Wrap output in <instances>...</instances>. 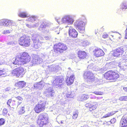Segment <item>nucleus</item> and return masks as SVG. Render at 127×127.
I'll use <instances>...</instances> for the list:
<instances>
[{"instance_id":"a19ab883","label":"nucleus","mask_w":127,"mask_h":127,"mask_svg":"<svg viewBox=\"0 0 127 127\" xmlns=\"http://www.w3.org/2000/svg\"><path fill=\"white\" fill-rule=\"evenodd\" d=\"M91 105V104L89 103H87L85 105V106L87 108H89L90 107V106Z\"/></svg>"},{"instance_id":"473e14b6","label":"nucleus","mask_w":127,"mask_h":127,"mask_svg":"<svg viewBox=\"0 0 127 127\" xmlns=\"http://www.w3.org/2000/svg\"><path fill=\"white\" fill-rule=\"evenodd\" d=\"M93 93L97 95H102L103 94V92H101L95 91Z\"/></svg>"},{"instance_id":"4c0bfd02","label":"nucleus","mask_w":127,"mask_h":127,"mask_svg":"<svg viewBox=\"0 0 127 127\" xmlns=\"http://www.w3.org/2000/svg\"><path fill=\"white\" fill-rule=\"evenodd\" d=\"M48 25L46 24H41L40 25V28L39 29H40V28H45L46 27H48Z\"/></svg>"},{"instance_id":"9d476101","label":"nucleus","mask_w":127,"mask_h":127,"mask_svg":"<svg viewBox=\"0 0 127 127\" xmlns=\"http://www.w3.org/2000/svg\"><path fill=\"white\" fill-rule=\"evenodd\" d=\"M93 55L96 57L98 58L103 56L105 53L103 50L98 47H95L93 51Z\"/></svg>"},{"instance_id":"c756f323","label":"nucleus","mask_w":127,"mask_h":127,"mask_svg":"<svg viewBox=\"0 0 127 127\" xmlns=\"http://www.w3.org/2000/svg\"><path fill=\"white\" fill-rule=\"evenodd\" d=\"M6 73V72L5 69L3 68L0 70V76L5 75Z\"/></svg>"},{"instance_id":"412c9836","label":"nucleus","mask_w":127,"mask_h":127,"mask_svg":"<svg viewBox=\"0 0 127 127\" xmlns=\"http://www.w3.org/2000/svg\"><path fill=\"white\" fill-rule=\"evenodd\" d=\"M118 112V111H113L111 112H108L107 114L105 115L104 116H103L101 118L103 119L107 117H108L112 116L114 115L116 112Z\"/></svg>"},{"instance_id":"2eb2a0df","label":"nucleus","mask_w":127,"mask_h":127,"mask_svg":"<svg viewBox=\"0 0 127 127\" xmlns=\"http://www.w3.org/2000/svg\"><path fill=\"white\" fill-rule=\"evenodd\" d=\"M77 55L78 57L80 60H83L86 59L87 56L86 53L85 51H82L80 50L78 51Z\"/></svg>"},{"instance_id":"bb28decb","label":"nucleus","mask_w":127,"mask_h":127,"mask_svg":"<svg viewBox=\"0 0 127 127\" xmlns=\"http://www.w3.org/2000/svg\"><path fill=\"white\" fill-rule=\"evenodd\" d=\"M37 19V18L36 17L34 16H32L28 19V20L29 21L33 22L35 21Z\"/></svg>"},{"instance_id":"6e6552de","label":"nucleus","mask_w":127,"mask_h":127,"mask_svg":"<svg viewBox=\"0 0 127 127\" xmlns=\"http://www.w3.org/2000/svg\"><path fill=\"white\" fill-rule=\"evenodd\" d=\"M127 49L125 47H120L113 50L112 55L114 57H118L122 55Z\"/></svg>"},{"instance_id":"f704fd0d","label":"nucleus","mask_w":127,"mask_h":127,"mask_svg":"<svg viewBox=\"0 0 127 127\" xmlns=\"http://www.w3.org/2000/svg\"><path fill=\"white\" fill-rule=\"evenodd\" d=\"M78 116V112H75L74 113L72 118L73 119H75Z\"/></svg>"},{"instance_id":"f8f14e48","label":"nucleus","mask_w":127,"mask_h":127,"mask_svg":"<svg viewBox=\"0 0 127 127\" xmlns=\"http://www.w3.org/2000/svg\"><path fill=\"white\" fill-rule=\"evenodd\" d=\"M68 34L69 36L71 38H75L78 35V32L72 27H70L68 30Z\"/></svg>"},{"instance_id":"a211bd4d","label":"nucleus","mask_w":127,"mask_h":127,"mask_svg":"<svg viewBox=\"0 0 127 127\" xmlns=\"http://www.w3.org/2000/svg\"><path fill=\"white\" fill-rule=\"evenodd\" d=\"M7 104L10 108H11V106L13 108H14L17 105L15 100H12L11 99H9L8 100Z\"/></svg>"},{"instance_id":"4be33fe9","label":"nucleus","mask_w":127,"mask_h":127,"mask_svg":"<svg viewBox=\"0 0 127 127\" xmlns=\"http://www.w3.org/2000/svg\"><path fill=\"white\" fill-rule=\"evenodd\" d=\"M16 105L18 106L22 103L23 99L21 96H19L16 97Z\"/></svg>"},{"instance_id":"423d86ee","label":"nucleus","mask_w":127,"mask_h":127,"mask_svg":"<svg viewBox=\"0 0 127 127\" xmlns=\"http://www.w3.org/2000/svg\"><path fill=\"white\" fill-rule=\"evenodd\" d=\"M46 103L45 102H40L36 104L34 108L35 112L39 113L44 111L46 107Z\"/></svg>"},{"instance_id":"cd10ccee","label":"nucleus","mask_w":127,"mask_h":127,"mask_svg":"<svg viewBox=\"0 0 127 127\" xmlns=\"http://www.w3.org/2000/svg\"><path fill=\"white\" fill-rule=\"evenodd\" d=\"M89 97L88 95H83L81 97V101H84L87 99Z\"/></svg>"},{"instance_id":"ea45409f","label":"nucleus","mask_w":127,"mask_h":127,"mask_svg":"<svg viewBox=\"0 0 127 127\" xmlns=\"http://www.w3.org/2000/svg\"><path fill=\"white\" fill-rule=\"evenodd\" d=\"M10 31L9 30H6L4 31L3 32V33L4 34H6L10 33Z\"/></svg>"},{"instance_id":"5701e85b","label":"nucleus","mask_w":127,"mask_h":127,"mask_svg":"<svg viewBox=\"0 0 127 127\" xmlns=\"http://www.w3.org/2000/svg\"><path fill=\"white\" fill-rule=\"evenodd\" d=\"M25 108L23 106L20 107L18 111V113L20 115L24 113L25 112Z\"/></svg>"},{"instance_id":"49530a36","label":"nucleus","mask_w":127,"mask_h":127,"mask_svg":"<svg viewBox=\"0 0 127 127\" xmlns=\"http://www.w3.org/2000/svg\"><path fill=\"white\" fill-rule=\"evenodd\" d=\"M30 127H33V126H31Z\"/></svg>"},{"instance_id":"b1692460","label":"nucleus","mask_w":127,"mask_h":127,"mask_svg":"<svg viewBox=\"0 0 127 127\" xmlns=\"http://www.w3.org/2000/svg\"><path fill=\"white\" fill-rule=\"evenodd\" d=\"M19 17L23 18H25L28 17L27 13L26 12H22L19 13L18 15Z\"/></svg>"},{"instance_id":"f3484780","label":"nucleus","mask_w":127,"mask_h":127,"mask_svg":"<svg viewBox=\"0 0 127 127\" xmlns=\"http://www.w3.org/2000/svg\"><path fill=\"white\" fill-rule=\"evenodd\" d=\"M12 63L13 64L15 65H23L19 55L17 56L15 58V60L13 61Z\"/></svg>"},{"instance_id":"39448f33","label":"nucleus","mask_w":127,"mask_h":127,"mask_svg":"<svg viewBox=\"0 0 127 127\" xmlns=\"http://www.w3.org/2000/svg\"><path fill=\"white\" fill-rule=\"evenodd\" d=\"M26 72V70L23 67L20 66L12 70V74L18 78H22Z\"/></svg>"},{"instance_id":"ddd939ff","label":"nucleus","mask_w":127,"mask_h":127,"mask_svg":"<svg viewBox=\"0 0 127 127\" xmlns=\"http://www.w3.org/2000/svg\"><path fill=\"white\" fill-rule=\"evenodd\" d=\"M84 78L85 79H87L89 80H92L95 78L93 73L90 71H86L83 74Z\"/></svg>"},{"instance_id":"e433bc0d","label":"nucleus","mask_w":127,"mask_h":127,"mask_svg":"<svg viewBox=\"0 0 127 127\" xmlns=\"http://www.w3.org/2000/svg\"><path fill=\"white\" fill-rule=\"evenodd\" d=\"M7 109H4L3 110L2 114L4 115H5L7 114Z\"/></svg>"},{"instance_id":"1a4fd4ad","label":"nucleus","mask_w":127,"mask_h":127,"mask_svg":"<svg viewBox=\"0 0 127 127\" xmlns=\"http://www.w3.org/2000/svg\"><path fill=\"white\" fill-rule=\"evenodd\" d=\"M19 56L23 65L28 63L30 60L31 57L27 53L23 52L20 54Z\"/></svg>"},{"instance_id":"7c9ffc66","label":"nucleus","mask_w":127,"mask_h":127,"mask_svg":"<svg viewBox=\"0 0 127 127\" xmlns=\"http://www.w3.org/2000/svg\"><path fill=\"white\" fill-rule=\"evenodd\" d=\"M121 101H127V96H121L120 98Z\"/></svg>"},{"instance_id":"0eeeda50","label":"nucleus","mask_w":127,"mask_h":127,"mask_svg":"<svg viewBox=\"0 0 127 127\" xmlns=\"http://www.w3.org/2000/svg\"><path fill=\"white\" fill-rule=\"evenodd\" d=\"M87 23L86 20L84 21L80 20H76L74 24V26L76 28H78L80 32L84 31L85 29V25Z\"/></svg>"},{"instance_id":"9b49d317","label":"nucleus","mask_w":127,"mask_h":127,"mask_svg":"<svg viewBox=\"0 0 127 127\" xmlns=\"http://www.w3.org/2000/svg\"><path fill=\"white\" fill-rule=\"evenodd\" d=\"M64 80V78L62 77L57 76L53 81L52 84L58 87H61L63 85Z\"/></svg>"},{"instance_id":"393cba45","label":"nucleus","mask_w":127,"mask_h":127,"mask_svg":"<svg viewBox=\"0 0 127 127\" xmlns=\"http://www.w3.org/2000/svg\"><path fill=\"white\" fill-rule=\"evenodd\" d=\"M11 23L10 20L7 19L3 20L2 23L3 25L5 26H7Z\"/></svg>"},{"instance_id":"f03ea898","label":"nucleus","mask_w":127,"mask_h":127,"mask_svg":"<svg viewBox=\"0 0 127 127\" xmlns=\"http://www.w3.org/2000/svg\"><path fill=\"white\" fill-rule=\"evenodd\" d=\"M49 121V117L47 114L45 113H42L38 116L36 122L37 125L41 127L48 124Z\"/></svg>"},{"instance_id":"7ed1b4c3","label":"nucleus","mask_w":127,"mask_h":127,"mask_svg":"<svg viewBox=\"0 0 127 127\" xmlns=\"http://www.w3.org/2000/svg\"><path fill=\"white\" fill-rule=\"evenodd\" d=\"M53 48L54 51L56 54L63 53L67 49V47L65 44L61 42L55 44Z\"/></svg>"},{"instance_id":"c9c22d12","label":"nucleus","mask_w":127,"mask_h":127,"mask_svg":"<svg viewBox=\"0 0 127 127\" xmlns=\"http://www.w3.org/2000/svg\"><path fill=\"white\" fill-rule=\"evenodd\" d=\"M121 8L122 10L127 9V5L123 4L121 5Z\"/></svg>"},{"instance_id":"c03bdc74","label":"nucleus","mask_w":127,"mask_h":127,"mask_svg":"<svg viewBox=\"0 0 127 127\" xmlns=\"http://www.w3.org/2000/svg\"><path fill=\"white\" fill-rule=\"evenodd\" d=\"M123 89L126 92H127V87H124Z\"/></svg>"},{"instance_id":"dca6fc26","label":"nucleus","mask_w":127,"mask_h":127,"mask_svg":"<svg viewBox=\"0 0 127 127\" xmlns=\"http://www.w3.org/2000/svg\"><path fill=\"white\" fill-rule=\"evenodd\" d=\"M26 83L24 81H19L15 84V86L18 87V89H21L24 87L26 86Z\"/></svg>"},{"instance_id":"58836bf2","label":"nucleus","mask_w":127,"mask_h":127,"mask_svg":"<svg viewBox=\"0 0 127 127\" xmlns=\"http://www.w3.org/2000/svg\"><path fill=\"white\" fill-rule=\"evenodd\" d=\"M108 35L107 34L105 33L103 34L102 35V37L104 38H107L108 37Z\"/></svg>"},{"instance_id":"a878e982","label":"nucleus","mask_w":127,"mask_h":127,"mask_svg":"<svg viewBox=\"0 0 127 127\" xmlns=\"http://www.w3.org/2000/svg\"><path fill=\"white\" fill-rule=\"evenodd\" d=\"M97 107V104L93 105L90 107L89 109V110L91 112L93 111L96 109Z\"/></svg>"},{"instance_id":"72a5a7b5","label":"nucleus","mask_w":127,"mask_h":127,"mask_svg":"<svg viewBox=\"0 0 127 127\" xmlns=\"http://www.w3.org/2000/svg\"><path fill=\"white\" fill-rule=\"evenodd\" d=\"M5 122V120L3 118L0 119V126L4 125Z\"/></svg>"},{"instance_id":"6ab92c4d","label":"nucleus","mask_w":127,"mask_h":127,"mask_svg":"<svg viewBox=\"0 0 127 127\" xmlns=\"http://www.w3.org/2000/svg\"><path fill=\"white\" fill-rule=\"evenodd\" d=\"M121 127H127V118L122 119L120 122Z\"/></svg>"},{"instance_id":"aec40b11","label":"nucleus","mask_w":127,"mask_h":127,"mask_svg":"<svg viewBox=\"0 0 127 127\" xmlns=\"http://www.w3.org/2000/svg\"><path fill=\"white\" fill-rule=\"evenodd\" d=\"M33 47L35 49H37L39 48L40 46V43L38 40H33Z\"/></svg>"},{"instance_id":"a18cd8bd","label":"nucleus","mask_w":127,"mask_h":127,"mask_svg":"<svg viewBox=\"0 0 127 127\" xmlns=\"http://www.w3.org/2000/svg\"><path fill=\"white\" fill-rule=\"evenodd\" d=\"M2 63L3 62H2V60L0 58V65L2 64Z\"/></svg>"},{"instance_id":"79ce46f5","label":"nucleus","mask_w":127,"mask_h":127,"mask_svg":"<svg viewBox=\"0 0 127 127\" xmlns=\"http://www.w3.org/2000/svg\"><path fill=\"white\" fill-rule=\"evenodd\" d=\"M125 38L127 39V26L126 29L125 31Z\"/></svg>"},{"instance_id":"4468645a","label":"nucleus","mask_w":127,"mask_h":127,"mask_svg":"<svg viewBox=\"0 0 127 127\" xmlns=\"http://www.w3.org/2000/svg\"><path fill=\"white\" fill-rule=\"evenodd\" d=\"M75 78L74 75L72 74L69 76H67L66 78L65 82L67 86H70L72 84Z\"/></svg>"},{"instance_id":"2f4dec72","label":"nucleus","mask_w":127,"mask_h":127,"mask_svg":"<svg viewBox=\"0 0 127 127\" xmlns=\"http://www.w3.org/2000/svg\"><path fill=\"white\" fill-rule=\"evenodd\" d=\"M67 21L70 24H72L74 21L73 20L70 18H69L68 19H67Z\"/></svg>"},{"instance_id":"37998d69","label":"nucleus","mask_w":127,"mask_h":127,"mask_svg":"<svg viewBox=\"0 0 127 127\" xmlns=\"http://www.w3.org/2000/svg\"><path fill=\"white\" fill-rule=\"evenodd\" d=\"M71 95V93L69 92L68 93H67L66 94V96L67 97H69Z\"/></svg>"},{"instance_id":"c85d7f7f","label":"nucleus","mask_w":127,"mask_h":127,"mask_svg":"<svg viewBox=\"0 0 127 127\" xmlns=\"http://www.w3.org/2000/svg\"><path fill=\"white\" fill-rule=\"evenodd\" d=\"M116 121V119L115 118H113L110 121L106 122V123H109L108 124H109V125L111 124H113Z\"/></svg>"},{"instance_id":"20e7f679","label":"nucleus","mask_w":127,"mask_h":127,"mask_svg":"<svg viewBox=\"0 0 127 127\" xmlns=\"http://www.w3.org/2000/svg\"><path fill=\"white\" fill-rule=\"evenodd\" d=\"M18 41L19 45L25 47H28L31 45V40L30 38L25 35L20 37Z\"/></svg>"},{"instance_id":"f257e3e1","label":"nucleus","mask_w":127,"mask_h":127,"mask_svg":"<svg viewBox=\"0 0 127 127\" xmlns=\"http://www.w3.org/2000/svg\"><path fill=\"white\" fill-rule=\"evenodd\" d=\"M103 76L106 80H109L111 82H115L119 78L120 75L116 70H111L105 73Z\"/></svg>"}]
</instances>
